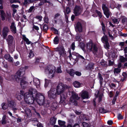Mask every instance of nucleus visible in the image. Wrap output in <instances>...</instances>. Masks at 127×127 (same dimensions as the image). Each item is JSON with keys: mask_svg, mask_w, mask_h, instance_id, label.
Returning <instances> with one entry per match:
<instances>
[{"mask_svg": "<svg viewBox=\"0 0 127 127\" xmlns=\"http://www.w3.org/2000/svg\"><path fill=\"white\" fill-rule=\"evenodd\" d=\"M121 19L123 23L126 22L127 21V18L123 16L121 17Z\"/></svg>", "mask_w": 127, "mask_h": 127, "instance_id": "obj_45", "label": "nucleus"}, {"mask_svg": "<svg viewBox=\"0 0 127 127\" xmlns=\"http://www.w3.org/2000/svg\"><path fill=\"white\" fill-rule=\"evenodd\" d=\"M125 43V42H120L119 43V45L123 46L124 45Z\"/></svg>", "mask_w": 127, "mask_h": 127, "instance_id": "obj_63", "label": "nucleus"}, {"mask_svg": "<svg viewBox=\"0 0 127 127\" xmlns=\"http://www.w3.org/2000/svg\"><path fill=\"white\" fill-rule=\"evenodd\" d=\"M6 116L5 115H4L2 118L1 120V123L2 125H4L6 123Z\"/></svg>", "mask_w": 127, "mask_h": 127, "instance_id": "obj_35", "label": "nucleus"}, {"mask_svg": "<svg viewBox=\"0 0 127 127\" xmlns=\"http://www.w3.org/2000/svg\"><path fill=\"white\" fill-rule=\"evenodd\" d=\"M127 76L126 73L125 72H123L122 74V76H121L120 77V78H122V77H124L126 78Z\"/></svg>", "mask_w": 127, "mask_h": 127, "instance_id": "obj_56", "label": "nucleus"}, {"mask_svg": "<svg viewBox=\"0 0 127 127\" xmlns=\"http://www.w3.org/2000/svg\"><path fill=\"white\" fill-rule=\"evenodd\" d=\"M58 122L60 127H66L65 125V122L59 120Z\"/></svg>", "mask_w": 127, "mask_h": 127, "instance_id": "obj_24", "label": "nucleus"}, {"mask_svg": "<svg viewBox=\"0 0 127 127\" xmlns=\"http://www.w3.org/2000/svg\"><path fill=\"white\" fill-rule=\"evenodd\" d=\"M82 124L83 126L84 127H89L90 126H89V124L85 122H83Z\"/></svg>", "mask_w": 127, "mask_h": 127, "instance_id": "obj_48", "label": "nucleus"}, {"mask_svg": "<svg viewBox=\"0 0 127 127\" xmlns=\"http://www.w3.org/2000/svg\"><path fill=\"white\" fill-rule=\"evenodd\" d=\"M80 94L81 96L83 99H88L89 98L88 93L87 91H82Z\"/></svg>", "mask_w": 127, "mask_h": 127, "instance_id": "obj_16", "label": "nucleus"}, {"mask_svg": "<svg viewBox=\"0 0 127 127\" xmlns=\"http://www.w3.org/2000/svg\"><path fill=\"white\" fill-rule=\"evenodd\" d=\"M16 97L17 98V99L19 100H20L21 99V96L20 95L16 94Z\"/></svg>", "mask_w": 127, "mask_h": 127, "instance_id": "obj_53", "label": "nucleus"}, {"mask_svg": "<svg viewBox=\"0 0 127 127\" xmlns=\"http://www.w3.org/2000/svg\"><path fill=\"white\" fill-rule=\"evenodd\" d=\"M80 47L83 50V51L85 52V50L84 49L85 47V44L84 43H80Z\"/></svg>", "mask_w": 127, "mask_h": 127, "instance_id": "obj_41", "label": "nucleus"}, {"mask_svg": "<svg viewBox=\"0 0 127 127\" xmlns=\"http://www.w3.org/2000/svg\"><path fill=\"white\" fill-rule=\"evenodd\" d=\"M43 28L45 31H46L48 29V26L47 25H44L43 26Z\"/></svg>", "mask_w": 127, "mask_h": 127, "instance_id": "obj_57", "label": "nucleus"}, {"mask_svg": "<svg viewBox=\"0 0 127 127\" xmlns=\"http://www.w3.org/2000/svg\"><path fill=\"white\" fill-rule=\"evenodd\" d=\"M10 56V55L8 54H6L4 56V58L5 59L7 60V58L9 57Z\"/></svg>", "mask_w": 127, "mask_h": 127, "instance_id": "obj_61", "label": "nucleus"}, {"mask_svg": "<svg viewBox=\"0 0 127 127\" xmlns=\"http://www.w3.org/2000/svg\"><path fill=\"white\" fill-rule=\"evenodd\" d=\"M108 7H109V6L107 3H103L102 5V9L104 13L108 18L112 15L111 13L108 8Z\"/></svg>", "mask_w": 127, "mask_h": 127, "instance_id": "obj_8", "label": "nucleus"}, {"mask_svg": "<svg viewBox=\"0 0 127 127\" xmlns=\"http://www.w3.org/2000/svg\"><path fill=\"white\" fill-rule=\"evenodd\" d=\"M67 72L71 76H73L75 74L74 70L72 69H70L67 70Z\"/></svg>", "mask_w": 127, "mask_h": 127, "instance_id": "obj_27", "label": "nucleus"}, {"mask_svg": "<svg viewBox=\"0 0 127 127\" xmlns=\"http://www.w3.org/2000/svg\"><path fill=\"white\" fill-rule=\"evenodd\" d=\"M75 30L76 32L78 31L80 32L82 31V28L80 23L78 22L77 23L75 27Z\"/></svg>", "mask_w": 127, "mask_h": 127, "instance_id": "obj_18", "label": "nucleus"}, {"mask_svg": "<svg viewBox=\"0 0 127 127\" xmlns=\"http://www.w3.org/2000/svg\"><path fill=\"white\" fill-rule=\"evenodd\" d=\"M34 56V54L33 52L32 51H30L28 55V57L29 58H31L33 57Z\"/></svg>", "mask_w": 127, "mask_h": 127, "instance_id": "obj_42", "label": "nucleus"}, {"mask_svg": "<svg viewBox=\"0 0 127 127\" xmlns=\"http://www.w3.org/2000/svg\"><path fill=\"white\" fill-rule=\"evenodd\" d=\"M37 127H43L42 124L40 123L37 124Z\"/></svg>", "mask_w": 127, "mask_h": 127, "instance_id": "obj_64", "label": "nucleus"}, {"mask_svg": "<svg viewBox=\"0 0 127 127\" xmlns=\"http://www.w3.org/2000/svg\"><path fill=\"white\" fill-rule=\"evenodd\" d=\"M10 1L11 3L16 2H18L19 3H21L20 1L19 0H10Z\"/></svg>", "mask_w": 127, "mask_h": 127, "instance_id": "obj_43", "label": "nucleus"}, {"mask_svg": "<svg viewBox=\"0 0 127 127\" xmlns=\"http://www.w3.org/2000/svg\"><path fill=\"white\" fill-rule=\"evenodd\" d=\"M55 71V67L52 65H49L45 68V72L48 75V77L49 78H52L54 76V73Z\"/></svg>", "mask_w": 127, "mask_h": 127, "instance_id": "obj_5", "label": "nucleus"}, {"mask_svg": "<svg viewBox=\"0 0 127 127\" xmlns=\"http://www.w3.org/2000/svg\"><path fill=\"white\" fill-rule=\"evenodd\" d=\"M11 6L13 8H17L19 7V5H18L14 4H12Z\"/></svg>", "mask_w": 127, "mask_h": 127, "instance_id": "obj_58", "label": "nucleus"}, {"mask_svg": "<svg viewBox=\"0 0 127 127\" xmlns=\"http://www.w3.org/2000/svg\"><path fill=\"white\" fill-rule=\"evenodd\" d=\"M83 8L81 6H75L74 9V13L76 16L79 15L82 13Z\"/></svg>", "mask_w": 127, "mask_h": 127, "instance_id": "obj_12", "label": "nucleus"}, {"mask_svg": "<svg viewBox=\"0 0 127 127\" xmlns=\"http://www.w3.org/2000/svg\"><path fill=\"white\" fill-rule=\"evenodd\" d=\"M1 106L2 108L4 110L7 109L9 107L8 104L6 103H3L1 104Z\"/></svg>", "mask_w": 127, "mask_h": 127, "instance_id": "obj_23", "label": "nucleus"}, {"mask_svg": "<svg viewBox=\"0 0 127 127\" xmlns=\"http://www.w3.org/2000/svg\"><path fill=\"white\" fill-rule=\"evenodd\" d=\"M75 74L76 75L78 76H80L81 75V73L78 71H76L75 72Z\"/></svg>", "mask_w": 127, "mask_h": 127, "instance_id": "obj_60", "label": "nucleus"}, {"mask_svg": "<svg viewBox=\"0 0 127 127\" xmlns=\"http://www.w3.org/2000/svg\"><path fill=\"white\" fill-rule=\"evenodd\" d=\"M75 43L73 42L72 43L71 46V48L73 50H74L75 48Z\"/></svg>", "mask_w": 127, "mask_h": 127, "instance_id": "obj_55", "label": "nucleus"}, {"mask_svg": "<svg viewBox=\"0 0 127 127\" xmlns=\"http://www.w3.org/2000/svg\"><path fill=\"white\" fill-rule=\"evenodd\" d=\"M114 64V62L113 61L109 60L108 61V65L109 66H112Z\"/></svg>", "mask_w": 127, "mask_h": 127, "instance_id": "obj_54", "label": "nucleus"}, {"mask_svg": "<svg viewBox=\"0 0 127 127\" xmlns=\"http://www.w3.org/2000/svg\"><path fill=\"white\" fill-rule=\"evenodd\" d=\"M89 13V11H86L84 12L83 15L85 17H87L88 16Z\"/></svg>", "mask_w": 127, "mask_h": 127, "instance_id": "obj_52", "label": "nucleus"}, {"mask_svg": "<svg viewBox=\"0 0 127 127\" xmlns=\"http://www.w3.org/2000/svg\"><path fill=\"white\" fill-rule=\"evenodd\" d=\"M101 40L103 43H106L107 44V42H108V39L106 35L104 36L101 38Z\"/></svg>", "mask_w": 127, "mask_h": 127, "instance_id": "obj_25", "label": "nucleus"}, {"mask_svg": "<svg viewBox=\"0 0 127 127\" xmlns=\"http://www.w3.org/2000/svg\"><path fill=\"white\" fill-rule=\"evenodd\" d=\"M48 96L50 98L53 99L55 98L57 96L56 92H55V88H52L48 92Z\"/></svg>", "mask_w": 127, "mask_h": 127, "instance_id": "obj_13", "label": "nucleus"}, {"mask_svg": "<svg viewBox=\"0 0 127 127\" xmlns=\"http://www.w3.org/2000/svg\"><path fill=\"white\" fill-rule=\"evenodd\" d=\"M57 118L55 117H52L50 119V124L52 125H53L55 124L56 120Z\"/></svg>", "mask_w": 127, "mask_h": 127, "instance_id": "obj_22", "label": "nucleus"}, {"mask_svg": "<svg viewBox=\"0 0 127 127\" xmlns=\"http://www.w3.org/2000/svg\"><path fill=\"white\" fill-rule=\"evenodd\" d=\"M101 25L102 26V29L103 32L104 34H105L104 32H105V28L103 22H102Z\"/></svg>", "mask_w": 127, "mask_h": 127, "instance_id": "obj_51", "label": "nucleus"}, {"mask_svg": "<svg viewBox=\"0 0 127 127\" xmlns=\"http://www.w3.org/2000/svg\"><path fill=\"white\" fill-rule=\"evenodd\" d=\"M86 47L88 51H92L93 53L95 54L97 51V48L96 45L92 41H90L87 43Z\"/></svg>", "mask_w": 127, "mask_h": 127, "instance_id": "obj_6", "label": "nucleus"}, {"mask_svg": "<svg viewBox=\"0 0 127 127\" xmlns=\"http://www.w3.org/2000/svg\"><path fill=\"white\" fill-rule=\"evenodd\" d=\"M26 113L28 117H31V112L30 110L27 108H26L25 110Z\"/></svg>", "mask_w": 127, "mask_h": 127, "instance_id": "obj_29", "label": "nucleus"}, {"mask_svg": "<svg viewBox=\"0 0 127 127\" xmlns=\"http://www.w3.org/2000/svg\"><path fill=\"white\" fill-rule=\"evenodd\" d=\"M44 95L40 93L34 98L35 100L40 105H43L45 107H48L49 106V101L48 100L45 101Z\"/></svg>", "mask_w": 127, "mask_h": 127, "instance_id": "obj_4", "label": "nucleus"}, {"mask_svg": "<svg viewBox=\"0 0 127 127\" xmlns=\"http://www.w3.org/2000/svg\"><path fill=\"white\" fill-rule=\"evenodd\" d=\"M73 85L75 87L78 88L80 87V83L78 82L75 81L73 83Z\"/></svg>", "mask_w": 127, "mask_h": 127, "instance_id": "obj_32", "label": "nucleus"}, {"mask_svg": "<svg viewBox=\"0 0 127 127\" xmlns=\"http://www.w3.org/2000/svg\"><path fill=\"white\" fill-rule=\"evenodd\" d=\"M96 12L98 15L99 17L101 18L102 16L101 13L100 12L98 11H97Z\"/></svg>", "mask_w": 127, "mask_h": 127, "instance_id": "obj_62", "label": "nucleus"}, {"mask_svg": "<svg viewBox=\"0 0 127 127\" xmlns=\"http://www.w3.org/2000/svg\"><path fill=\"white\" fill-rule=\"evenodd\" d=\"M72 55L76 56L77 58H80L82 59H84V58L83 56L80 55L78 53L74 52L72 53Z\"/></svg>", "mask_w": 127, "mask_h": 127, "instance_id": "obj_26", "label": "nucleus"}, {"mask_svg": "<svg viewBox=\"0 0 127 127\" xmlns=\"http://www.w3.org/2000/svg\"><path fill=\"white\" fill-rule=\"evenodd\" d=\"M9 29L7 27L4 28L2 31V34L4 37H5L9 32Z\"/></svg>", "mask_w": 127, "mask_h": 127, "instance_id": "obj_17", "label": "nucleus"}, {"mask_svg": "<svg viewBox=\"0 0 127 127\" xmlns=\"http://www.w3.org/2000/svg\"><path fill=\"white\" fill-rule=\"evenodd\" d=\"M7 60L9 62L11 63L13 62L14 61L13 58L11 57L10 56L7 58Z\"/></svg>", "mask_w": 127, "mask_h": 127, "instance_id": "obj_44", "label": "nucleus"}, {"mask_svg": "<svg viewBox=\"0 0 127 127\" xmlns=\"http://www.w3.org/2000/svg\"><path fill=\"white\" fill-rule=\"evenodd\" d=\"M121 69L119 68H115L114 70V73L115 74H119L121 71Z\"/></svg>", "mask_w": 127, "mask_h": 127, "instance_id": "obj_33", "label": "nucleus"}, {"mask_svg": "<svg viewBox=\"0 0 127 127\" xmlns=\"http://www.w3.org/2000/svg\"><path fill=\"white\" fill-rule=\"evenodd\" d=\"M99 112L101 113H105L107 112V111L103 108H100L99 109Z\"/></svg>", "mask_w": 127, "mask_h": 127, "instance_id": "obj_37", "label": "nucleus"}, {"mask_svg": "<svg viewBox=\"0 0 127 127\" xmlns=\"http://www.w3.org/2000/svg\"><path fill=\"white\" fill-rule=\"evenodd\" d=\"M7 40L9 48L11 47V46L12 45L14 46L15 41L14 38L12 36L9 35L8 36Z\"/></svg>", "mask_w": 127, "mask_h": 127, "instance_id": "obj_14", "label": "nucleus"}, {"mask_svg": "<svg viewBox=\"0 0 127 127\" xmlns=\"http://www.w3.org/2000/svg\"><path fill=\"white\" fill-rule=\"evenodd\" d=\"M28 68V66H25L24 67L21 68L17 71L14 76L17 82H19L21 79L20 85L21 87L23 89L25 88L28 85V83L24 80L25 78L23 76L25 74L26 70Z\"/></svg>", "mask_w": 127, "mask_h": 127, "instance_id": "obj_1", "label": "nucleus"}, {"mask_svg": "<svg viewBox=\"0 0 127 127\" xmlns=\"http://www.w3.org/2000/svg\"><path fill=\"white\" fill-rule=\"evenodd\" d=\"M95 95L96 97H99L98 101L99 102H100L102 100V95L99 94V91H96Z\"/></svg>", "mask_w": 127, "mask_h": 127, "instance_id": "obj_21", "label": "nucleus"}, {"mask_svg": "<svg viewBox=\"0 0 127 127\" xmlns=\"http://www.w3.org/2000/svg\"><path fill=\"white\" fill-rule=\"evenodd\" d=\"M61 14L59 13L56 14L54 15V19L52 20L53 22L55 24H60L62 21L60 18Z\"/></svg>", "mask_w": 127, "mask_h": 127, "instance_id": "obj_11", "label": "nucleus"}, {"mask_svg": "<svg viewBox=\"0 0 127 127\" xmlns=\"http://www.w3.org/2000/svg\"><path fill=\"white\" fill-rule=\"evenodd\" d=\"M70 8L68 7H67L66 10L64 11V12L65 15H66V14H68L70 12Z\"/></svg>", "mask_w": 127, "mask_h": 127, "instance_id": "obj_34", "label": "nucleus"}, {"mask_svg": "<svg viewBox=\"0 0 127 127\" xmlns=\"http://www.w3.org/2000/svg\"><path fill=\"white\" fill-rule=\"evenodd\" d=\"M49 20L48 17L46 16H45L44 18V22L47 23H48Z\"/></svg>", "mask_w": 127, "mask_h": 127, "instance_id": "obj_46", "label": "nucleus"}, {"mask_svg": "<svg viewBox=\"0 0 127 127\" xmlns=\"http://www.w3.org/2000/svg\"><path fill=\"white\" fill-rule=\"evenodd\" d=\"M33 85L36 86L37 88H39L40 87V82L39 79L36 78H34L33 79Z\"/></svg>", "mask_w": 127, "mask_h": 127, "instance_id": "obj_15", "label": "nucleus"}, {"mask_svg": "<svg viewBox=\"0 0 127 127\" xmlns=\"http://www.w3.org/2000/svg\"><path fill=\"white\" fill-rule=\"evenodd\" d=\"M56 72L57 73H61L62 72V71L61 69L60 66L57 68L56 70Z\"/></svg>", "mask_w": 127, "mask_h": 127, "instance_id": "obj_47", "label": "nucleus"}, {"mask_svg": "<svg viewBox=\"0 0 127 127\" xmlns=\"http://www.w3.org/2000/svg\"><path fill=\"white\" fill-rule=\"evenodd\" d=\"M120 59L121 62H124L127 61V58H125L123 56L120 57Z\"/></svg>", "mask_w": 127, "mask_h": 127, "instance_id": "obj_38", "label": "nucleus"}, {"mask_svg": "<svg viewBox=\"0 0 127 127\" xmlns=\"http://www.w3.org/2000/svg\"><path fill=\"white\" fill-rule=\"evenodd\" d=\"M55 51L58 52L60 57H64L66 56V54L64 46H59L55 49Z\"/></svg>", "mask_w": 127, "mask_h": 127, "instance_id": "obj_9", "label": "nucleus"}, {"mask_svg": "<svg viewBox=\"0 0 127 127\" xmlns=\"http://www.w3.org/2000/svg\"><path fill=\"white\" fill-rule=\"evenodd\" d=\"M8 104L9 107L15 113L16 111L18 109V108L16 107V102L14 101L11 100L8 101Z\"/></svg>", "mask_w": 127, "mask_h": 127, "instance_id": "obj_10", "label": "nucleus"}, {"mask_svg": "<svg viewBox=\"0 0 127 127\" xmlns=\"http://www.w3.org/2000/svg\"><path fill=\"white\" fill-rule=\"evenodd\" d=\"M35 0H24L23 4L24 5L26 6L28 4L32 3Z\"/></svg>", "mask_w": 127, "mask_h": 127, "instance_id": "obj_28", "label": "nucleus"}, {"mask_svg": "<svg viewBox=\"0 0 127 127\" xmlns=\"http://www.w3.org/2000/svg\"><path fill=\"white\" fill-rule=\"evenodd\" d=\"M59 39L58 37L56 36L54 39V43L55 44H57L59 43Z\"/></svg>", "mask_w": 127, "mask_h": 127, "instance_id": "obj_39", "label": "nucleus"}, {"mask_svg": "<svg viewBox=\"0 0 127 127\" xmlns=\"http://www.w3.org/2000/svg\"><path fill=\"white\" fill-rule=\"evenodd\" d=\"M76 39L77 41H80L81 40V39L80 38V37L79 36L77 35L76 37Z\"/></svg>", "mask_w": 127, "mask_h": 127, "instance_id": "obj_59", "label": "nucleus"}, {"mask_svg": "<svg viewBox=\"0 0 127 127\" xmlns=\"http://www.w3.org/2000/svg\"><path fill=\"white\" fill-rule=\"evenodd\" d=\"M80 98V97L78 96V95L75 93H72V96H71L70 100L69 102L70 104L74 105L75 106L77 104V100Z\"/></svg>", "mask_w": 127, "mask_h": 127, "instance_id": "obj_7", "label": "nucleus"}, {"mask_svg": "<svg viewBox=\"0 0 127 127\" xmlns=\"http://www.w3.org/2000/svg\"><path fill=\"white\" fill-rule=\"evenodd\" d=\"M117 118L119 120L122 119H123V116L121 114H118L117 116Z\"/></svg>", "mask_w": 127, "mask_h": 127, "instance_id": "obj_50", "label": "nucleus"}, {"mask_svg": "<svg viewBox=\"0 0 127 127\" xmlns=\"http://www.w3.org/2000/svg\"><path fill=\"white\" fill-rule=\"evenodd\" d=\"M23 39L26 42V43L27 44H30L32 43L30 41L29 39L27 38L25 35H22Z\"/></svg>", "mask_w": 127, "mask_h": 127, "instance_id": "obj_20", "label": "nucleus"}, {"mask_svg": "<svg viewBox=\"0 0 127 127\" xmlns=\"http://www.w3.org/2000/svg\"><path fill=\"white\" fill-rule=\"evenodd\" d=\"M0 13L2 20L3 21L5 20L6 16L5 13L4 11H2Z\"/></svg>", "mask_w": 127, "mask_h": 127, "instance_id": "obj_30", "label": "nucleus"}, {"mask_svg": "<svg viewBox=\"0 0 127 127\" xmlns=\"http://www.w3.org/2000/svg\"><path fill=\"white\" fill-rule=\"evenodd\" d=\"M28 91V92L24 94V100L27 103L31 104L34 102V98L38 93L35 89L31 87L29 89Z\"/></svg>", "mask_w": 127, "mask_h": 127, "instance_id": "obj_2", "label": "nucleus"}, {"mask_svg": "<svg viewBox=\"0 0 127 127\" xmlns=\"http://www.w3.org/2000/svg\"><path fill=\"white\" fill-rule=\"evenodd\" d=\"M51 81L50 80H48L46 79H45V83L44 86L45 87H47L48 84L50 83Z\"/></svg>", "mask_w": 127, "mask_h": 127, "instance_id": "obj_36", "label": "nucleus"}, {"mask_svg": "<svg viewBox=\"0 0 127 127\" xmlns=\"http://www.w3.org/2000/svg\"><path fill=\"white\" fill-rule=\"evenodd\" d=\"M112 20L114 23L116 24H118L119 22V20L114 17L112 18Z\"/></svg>", "mask_w": 127, "mask_h": 127, "instance_id": "obj_40", "label": "nucleus"}, {"mask_svg": "<svg viewBox=\"0 0 127 127\" xmlns=\"http://www.w3.org/2000/svg\"><path fill=\"white\" fill-rule=\"evenodd\" d=\"M10 29L12 32L15 34L16 32V27L14 22H12L11 23L10 26Z\"/></svg>", "mask_w": 127, "mask_h": 127, "instance_id": "obj_19", "label": "nucleus"}, {"mask_svg": "<svg viewBox=\"0 0 127 127\" xmlns=\"http://www.w3.org/2000/svg\"><path fill=\"white\" fill-rule=\"evenodd\" d=\"M67 88V85L62 83H60L58 85L56 88V93L58 95H60V103H62L65 99L66 94L64 92L66 89Z\"/></svg>", "mask_w": 127, "mask_h": 127, "instance_id": "obj_3", "label": "nucleus"}, {"mask_svg": "<svg viewBox=\"0 0 127 127\" xmlns=\"http://www.w3.org/2000/svg\"><path fill=\"white\" fill-rule=\"evenodd\" d=\"M34 8V6H31L29 9L28 10V12H31L32 11Z\"/></svg>", "mask_w": 127, "mask_h": 127, "instance_id": "obj_49", "label": "nucleus"}, {"mask_svg": "<svg viewBox=\"0 0 127 127\" xmlns=\"http://www.w3.org/2000/svg\"><path fill=\"white\" fill-rule=\"evenodd\" d=\"M109 7L112 9H113L116 7V3L114 1L112 0L111 1Z\"/></svg>", "mask_w": 127, "mask_h": 127, "instance_id": "obj_31", "label": "nucleus"}]
</instances>
